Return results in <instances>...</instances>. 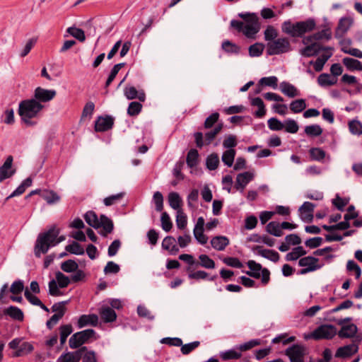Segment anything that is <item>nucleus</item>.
Returning a JSON list of instances; mask_svg holds the SVG:
<instances>
[{
    "mask_svg": "<svg viewBox=\"0 0 362 362\" xmlns=\"http://www.w3.org/2000/svg\"><path fill=\"white\" fill-rule=\"evenodd\" d=\"M59 233L60 230L55 226L45 232L39 233L34 246L35 256L40 258L42 254H46L50 247L64 241L65 236H59Z\"/></svg>",
    "mask_w": 362,
    "mask_h": 362,
    "instance_id": "f257e3e1",
    "label": "nucleus"
},
{
    "mask_svg": "<svg viewBox=\"0 0 362 362\" xmlns=\"http://www.w3.org/2000/svg\"><path fill=\"white\" fill-rule=\"evenodd\" d=\"M45 106L33 98L23 100L18 105V113L27 127H34L37 122L33 119L37 117Z\"/></svg>",
    "mask_w": 362,
    "mask_h": 362,
    "instance_id": "f03ea898",
    "label": "nucleus"
},
{
    "mask_svg": "<svg viewBox=\"0 0 362 362\" xmlns=\"http://www.w3.org/2000/svg\"><path fill=\"white\" fill-rule=\"evenodd\" d=\"M315 28L316 22L313 18L295 23L288 20L281 25L282 32L292 37H303L305 33L312 32Z\"/></svg>",
    "mask_w": 362,
    "mask_h": 362,
    "instance_id": "7ed1b4c3",
    "label": "nucleus"
},
{
    "mask_svg": "<svg viewBox=\"0 0 362 362\" xmlns=\"http://www.w3.org/2000/svg\"><path fill=\"white\" fill-rule=\"evenodd\" d=\"M238 16L246 22L243 33L248 38H254L261 28L257 15L255 13H240Z\"/></svg>",
    "mask_w": 362,
    "mask_h": 362,
    "instance_id": "20e7f679",
    "label": "nucleus"
},
{
    "mask_svg": "<svg viewBox=\"0 0 362 362\" xmlns=\"http://www.w3.org/2000/svg\"><path fill=\"white\" fill-rule=\"evenodd\" d=\"M247 265L250 271H246L245 274L252 278L259 279L262 276V283L263 285H267L270 281V272L267 268H263L262 266L254 260H249Z\"/></svg>",
    "mask_w": 362,
    "mask_h": 362,
    "instance_id": "39448f33",
    "label": "nucleus"
},
{
    "mask_svg": "<svg viewBox=\"0 0 362 362\" xmlns=\"http://www.w3.org/2000/svg\"><path fill=\"white\" fill-rule=\"evenodd\" d=\"M291 50V44L286 37H280L267 44V54L270 56L286 53Z\"/></svg>",
    "mask_w": 362,
    "mask_h": 362,
    "instance_id": "423d86ee",
    "label": "nucleus"
},
{
    "mask_svg": "<svg viewBox=\"0 0 362 362\" xmlns=\"http://www.w3.org/2000/svg\"><path fill=\"white\" fill-rule=\"evenodd\" d=\"M96 332L93 329H87L74 334L69 340L71 349H78L90 339H96Z\"/></svg>",
    "mask_w": 362,
    "mask_h": 362,
    "instance_id": "0eeeda50",
    "label": "nucleus"
},
{
    "mask_svg": "<svg viewBox=\"0 0 362 362\" xmlns=\"http://www.w3.org/2000/svg\"><path fill=\"white\" fill-rule=\"evenodd\" d=\"M319 259L313 256L301 257L298 261V266L304 267L298 272V274H305L320 269L323 264H318Z\"/></svg>",
    "mask_w": 362,
    "mask_h": 362,
    "instance_id": "6e6552de",
    "label": "nucleus"
},
{
    "mask_svg": "<svg viewBox=\"0 0 362 362\" xmlns=\"http://www.w3.org/2000/svg\"><path fill=\"white\" fill-rule=\"evenodd\" d=\"M337 334V328L332 325H322L313 332V338L315 340L332 339Z\"/></svg>",
    "mask_w": 362,
    "mask_h": 362,
    "instance_id": "1a4fd4ad",
    "label": "nucleus"
},
{
    "mask_svg": "<svg viewBox=\"0 0 362 362\" xmlns=\"http://www.w3.org/2000/svg\"><path fill=\"white\" fill-rule=\"evenodd\" d=\"M305 346L300 344H293L285 351V354L288 356L291 362H304L305 354Z\"/></svg>",
    "mask_w": 362,
    "mask_h": 362,
    "instance_id": "9d476101",
    "label": "nucleus"
},
{
    "mask_svg": "<svg viewBox=\"0 0 362 362\" xmlns=\"http://www.w3.org/2000/svg\"><path fill=\"white\" fill-rule=\"evenodd\" d=\"M332 49L333 48L332 47H325L322 46L320 42H315L313 43H310V45H305V47L299 50V52L300 55L304 57H311L317 56L321 50L327 51Z\"/></svg>",
    "mask_w": 362,
    "mask_h": 362,
    "instance_id": "9b49d317",
    "label": "nucleus"
},
{
    "mask_svg": "<svg viewBox=\"0 0 362 362\" xmlns=\"http://www.w3.org/2000/svg\"><path fill=\"white\" fill-rule=\"evenodd\" d=\"M353 24V19L350 17H342L339 19L334 31V37L341 40L349 31Z\"/></svg>",
    "mask_w": 362,
    "mask_h": 362,
    "instance_id": "f8f14e48",
    "label": "nucleus"
},
{
    "mask_svg": "<svg viewBox=\"0 0 362 362\" xmlns=\"http://www.w3.org/2000/svg\"><path fill=\"white\" fill-rule=\"evenodd\" d=\"M13 161V156H8L4 164L0 166V182L11 177L16 173V169L12 167Z\"/></svg>",
    "mask_w": 362,
    "mask_h": 362,
    "instance_id": "ddd939ff",
    "label": "nucleus"
},
{
    "mask_svg": "<svg viewBox=\"0 0 362 362\" xmlns=\"http://www.w3.org/2000/svg\"><path fill=\"white\" fill-rule=\"evenodd\" d=\"M57 92L54 90H47L41 87H37L34 91V100L39 101L40 103H47L52 100L56 95Z\"/></svg>",
    "mask_w": 362,
    "mask_h": 362,
    "instance_id": "4468645a",
    "label": "nucleus"
},
{
    "mask_svg": "<svg viewBox=\"0 0 362 362\" xmlns=\"http://www.w3.org/2000/svg\"><path fill=\"white\" fill-rule=\"evenodd\" d=\"M114 125V118L110 115L105 117L100 116L95 123V131L97 132H104L112 128Z\"/></svg>",
    "mask_w": 362,
    "mask_h": 362,
    "instance_id": "2eb2a0df",
    "label": "nucleus"
},
{
    "mask_svg": "<svg viewBox=\"0 0 362 362\" xmlns=\"http://www.w3.org/2000/svg\"><path fill=\"white\" fill-rule=\"evenodd\" d=\"M254 179V174L249 171L238 174L235 188L243 192L246 185Z\"/></svg>",
    "mask_w": 362,
    "mask_h": 362,
    "instance_id": "dca6fc26",
    "label": "nucleus"
},
{
    "mask_svg": "<svg viewBox=\"0 0 362 362\" xmlns=\"http://www.w3.org/2000/svg\"><path fill=\"white\" fill-rule=\"evenodd\" d=\"M358 351V346L354 343L341 346L337 349L334 356L336 358H349L356 354Z\"/></svg>",
    "mask_w": 362,
    "mask_h": 362,
    "instance_id": "f3484780",
    "label": "nucleus"
},
{
    "mask_svg": "<svg viewBox=\"0 0 362 362\" xmlns=\"http://www.w3.org/2000/svg\"><path fill=\"white\" fill-rule=\"evenodd\" d=\"M217 134L213 130L209 131L205 134V141L203 140V134L201 132H195L194 134L196 146L201 148L204 145H209Z\"/></svg>",
    "mask_w": 362,
    "mask_h": 362,
    "instance_id": "a211bd4d",
    "label": "nucleus"
},
{
    "mask_svg": "<svg viewBox=\"0 0 362 362\" xmlns=\"http://www.w3.org/2000/svg\"><path fill=\"white\" fill-rule=\"evenodd\" d=\"M253 251H257V254L269 259L273 262H277L279 260L280 256L279 254L274 250L264 249L262 246L256 245L252 248Z\"/></svg>",
    "mask_w": 362,
    "mask_h": 362,
    "instance_id": "6ab92c4d",
    "label": "nucleus"
},
{
    "mask_svg": "<svg viewBox=\"0 0 362 362\" xmlns=\"http://www.w3.org/2000/svg\"><path fill=\"white\" fill-rule=\"evenodd\" d=\"M315 205L310 202H305L300 207V218L304 222H311L313 219V211Z\"/></svg>",
    "mask_w": 362,
    "mask_h": 362,
    "instance_id": "aec40b11",
    "label": "nucleus"
},
{
    "mask_svg": "<svg viewBox=\"0 0 362 362\" xmlns=\"http://www.w3.org/2000/svg\"><path fill=\"white\" fill-rule=\"evenodd\" d=\"M101 227L103 228V230L100 232V234L103 237H106L114 230L113 221L106 215L101 214L100 216L99 228Z\"/></svg>",
    "mask_w": 362,
    "mask_h": 362,
    "instance_id": "412c9836",
    "label": "nucleus"
},
{
    "mask_svg": "<svg viewBox=\"0 0 362 362\" xmlns=\"http://www.w3.org/2000/svg\"><path fill=\"white\" fill-rule=\"evenodd\" d=\"M358 332L357 326L354 323L341 326L337 334L341 339H350L355 337Z\"/></svg>",
    "mask_w": 362,
    "mask_h": 362,
    "instance_id": "4be33fe9",
    "label": "nucleus"
},
{
    "mask_svg": "<svg viewBox=\"0 0 362 362\" xmlns=\"http://www.w3.org/2000/svg\"><path fill=\"white\" fill-rule=\"evenodd\" d=\"M98 324V317L96 314L82 315L77 322L78 328H83L87 325L96 327Z\"/></svg>",
    "mask_w": 362,
    "mask_h": 362,
    "instance_id": "5701e85b",
    "label": "nucleus"
},
{
    "mask_svg": "<svg viewBox=\"0 0 362 362\" xmlns=\"http://www.w3.org/2000/svg\"><path fill=\"white\" fill-rule=\"evenodd\" d=\"M124 94L128 100L139 99L141 102L146 100V94L143 90L138 91L134 86H127L124 90Z\"/></svg>",
    "mask_w": 362,
    "mask_h": 362,
    "instance_id": "b1692460",
    "label": "nucleus"
},
{
    "mask_svg": "<svg viewBox=\"0 0 362 362\" xmlns=\"http://www.w3.org/2000/svg\"><path fill=\"white\" fill-rule=\"evenodd\" d=\"M99 314L105 323L113 322L117 320L115 311L108 306H102L99 310Z\"/></svg>",
    "mask_w": 362,
    "mask_h": 362,
    "instance_id": "393cba45",
    "label": "nucleus"
},
{
    "mask_svg": "<svg viewBox=\"0 0 362 362\" xmlns=\"http://www.w3.org/2000/svg\"><path fill=\"white\" fill-rule=\"evenodd\" d=\"M229 243V239L223 235H217L211 240L212 247L218 251L224 250Z\"/></svg>",
    "mask_w": 362,
    "mask_h": 362,
    "instance_id": "a878e982",
    "label": "nucleus"
},
{
    "mask_svg": "<svg viewBox=\"0 0 362 362\" xmlns=\"http://www.w3.org/2000/svg\"><path fill=\"white\" fill-rule=\"evenodd\" d=\"M163 249L170 252L171 255H176L179 252V248L176 245V240L174 237L166 236L162 242Z\"/></svg>",
    "mask_w": 362,
    "mask_h": 362,
    "instance_id": "bb28decb",
    "label": "nucleus"
},
{
    "mask_svg": "<svg viewBox=\"0 0 362 362\" xmlns=\"http://www.w3.org/2000/svg\"><path fill=\"white\" fill-rule=\"evenodd\" d=\"M281 91L289 98H295L300 95V91L291 83L283 81L279 86Z\"/></svg>",
    "mask_w": 362,
    "mask_h": 362,
    "instance_id": "cd10ccee",
    "label": "nucleus"
},
{
    "mask_svg": "<svg viewBox=\"0 0 362 362\" xmlns=\"http://www.w3.org/2000/svg\"><path fill=\"white\" fill-rule=\"evenodd\" d=\"M4 315L9 316L11 318L18 321H23L24 319L23 312L18 307L10 305L4 310Z\"/></svg>",
    "mask_w": 362,
    "mask_h": 362,
    "instance_id": "c85d7f7f",
    "label": "nucleus"
},
{
    "mask_svg": "<svg viewBox=\"0 0 362 362\" xmlns=\"http://www.w3.org/2000/svg\"><path fill=\"white\" fill-rule=\"evenodd\" d=\"M33 180L31 177H28L24 180L22 183L9 195L5 199V202H7L8 199L23 194L27 187H29L32 185Z\"/></svg>",
    "mask_w": 362,
    "mask_h": 362,
    "instance_id": "c756f323",
    "label": "nucleus"
},
{
    "mask_svg": "<svg viewBox=\"0 0 362 362\" xmlns=\"http://www.w3.org/2000/svg\"><path fill=\"white\" fill-rule=\"evenodd\" d=\"M342 63L349 71H362V62L358 59L351 57H344L342 59Z\"/></svg>",
    "mask_w": 362,
    "mask_h": 362,
    "instance_id": "7c9ffc66",
    "label": "nucleus"
},
{
    "mask_svg": "<svg viewBox=\"0 0 362 362\" xmlns=\"http://www.w3.org/2000/svg\"><path fill=\"white\" fill-rule=\"evenodd\" d=\"M307 254V251L302 246L293 248L292 251L287 253L285 259L286 261H295Z\"/></svg>",
    "mask_w": 362,
    "mask_h": 362,
    "instance_id": "2f4dec72",
    "label": "nucleus"
},
{
    "mask_svg": "<svg viewBox=\"0 0 362 362\" xmlns=\"http://www.w3.org/2000/svg\"><path fill=\"white\" fill-rule=\"evenodd\" d=\"M252 106H257L258 110L255 111L254 115L257 118H262L266 115V109L263 100L259 98H252L251 101Z\"/></svg>",
    "mask_w": 362,
    "mask_h": 362,
    "instance_id": "473e14b6",
    "label": "nucleus"
},
{
    "mask_svg": "<svg viewBox=\"0 0 362 362\" xmlns=\"http://www.w3.org/2000/svg\"><path fill=\"white\" fill-rule=\"evenodd\" d=\"M332 53L322 54L318 57L315 62L310 61V64H313L314 69L317 72H320L323 69L324 65L327 61L332 57Z\"/></svg>",
    "mask_w": 362,
    "mask_h": 362,
    "instance_id": "72a5a7b5",
    "label": "nucleus"
},
{
    "mask_svg": "<svg viewBox=\"0 0 362 362\" xmlns=\"http://www.w3.org/2000/svg\"><path fill=\"white\" fill-rule=\"evenodd\" d=\"M199 152L197 149H190L188 151L186 158V163L187 166L190 168H193L197 166L199 163Z\"/></svg>",
    "mask_w": 362,
    "mask_h": 362,
    "instance_id": "f704fd0d",
    "label": "nucleus"
},
{
    "mask_svg": "<svg viewBox=\"0 0 362 362\" xmlns=\"http://www.w3.org/2000/svg\"><path fill=\"white\" fill-rule=\"evenodd\" d=\"M83 218L86 222L95 229L99 228V221L96 213L93 211H88L84 215Z\"/></svg>",
    "mask_w": 362,
    "mask_h": 362,
    "instance_id": "c9c22d12",
    "label": "nucleus"
},
{
    "mask_svg": "<svg viewBox=\"0 0 362 362\" xmlns=\"http://www.w3.org/2000/svg\"><path fill=\"white\" fill-rule=\"evenodd\" d=\"M266 231L276 237H281L283 235L281 224L276 221H271L266 226Z\"/></svg>",
    "mask_w": 362,
    "mask_h": 362,
    "instance_id": "e433bc0d",
    "label": "nucleus"
},
{
    "mask_svg": "<svg viewBox=\"0 0 362 362\" xmlns=\"http://www.w3.org/2000/svg\"><path fill=\"white\" fill-rule=\"evenodd\" d=\"M168 203L171 208L178 211L180 209L182 200L180 197L179 194L175 192H172L168 194Z\"/></svg>",
    "mask_w": 362,
    "mask_h": 362,
    "instance_id": "4c0bfd02",
    "label": "nucleus"
},
{
    "mask_svg": "<svg viewBox=\"0 0 362 362\" xmlns=\"http://www.w3.org/2000/svg\"><path fill=\"white\" fill-rule=\"evenodd\" d=\"M34 349L33 346L28 342L25 341L22 343L19 348L13 353V357H20L24 355H27L30 353H31Z\"/></svg>",
    "mask_w": 362,
    "mask_h": 362,
    "instance_id": "58836bf2",
    "label": "nucleus"
},
{
    "mask_svg": "<svg viewBox=\"0 0 362 362\" xmlns=\"http://www.w3.org/2000/svg\"><path fill=\"white\" fill-rule=\"evenodd\" d=\"M41 197L49 204L57 203L60 200V197L53 190H43Z\"/></svg>",
    "mask_w": 362,
    "mask_h": 362,
    "instance_id": "ea45409f",
    "label": "nucleus"
},
{
    "mask_svg": "<svg viewBox=\"0 0 362 362\" xmlns=\"http://www.w3.org/2000/svg\"><path fill=\"white\" fill-rule=\"evenodd\" d=\"M219 163V158L216 153H212L206 157V166L209 170L217 169Z\"/></svg>",
    "mask_w": 362,
    "mask_h": 362,
    "instance_id": "a19ab883",
    "label": "nucleus"
},
{
    "mask_svg": "<svg viewBox=\"0 0 362 362\" xmlns=\"http://www.w3.org/2000/svg\"><path fill=\"white\" fill-rule=\"evenodd\" d=\"M125 65H126V63H124V62L119 63V64L114 65V66L112 68L110 73L107 77V79L105 82V88L107 89L109 87V86L111 84V83L115 78V77H116L117 74H118V72L119 71V70L122 68H123Z\"/></svg>",
    "mask_w": 362,
    "mask_h": 362,
    "instance_id": "79ce46f5",
    "label": "nucleus"
},
{
    "mask_svg": "<svg viewBox=\"0 0 362 362\" xmlns=\"http://www.w3.org/2000/svg\"><path fill=\"white\" fill-rule=\"evenodd\" d=\"M309 155L311 160L321 161L325 158L326 153L321 148L313 147L309 150Z\"/></svg>",
    "mask_w": 362,
    "mask_h": 362,
    "instance_id": "37998d69",
    "label": "nucleus"
},
{
    "mask_svg": "<svg viewBox=\"0 0 362 362\" xmlns=\"http://www.w3.org/2000/svg\"><path fill=\"white\" fill-rule=\"evenodd\" d=\"M73 327L71 324L63 325L59 327L60 343L64 345L67 337L72 333Z\"/></svg>",
    "mask_w": 362,
    "mask_h": 362,
    "instance_id": "c03bdc74",
    "label": "nucleus"
},
{
    "mask_svg": "<svg viewBox=\"0 0 362 362\" xmlns=\"http://www.w3.org/2000/svg\"><path fill=\"white\" fill-rule=\"evenodd\" d=\"M66 252L76 255H82L85 251L83 247L76 241H73L71 244L65 247Z\"/></svg>",
    "mask_w": 362,
    "mask_h": 362,
    "instance_id": "a18cd8bd",
    "label": "nucleus"
},
{
    "mask_svg": "<svg viewBox=\"0 0 362 362\" xmlns=\"http://www.w3.org/2000/svg\"><path fill=\"white\" fill-rule=\"evenodd\" d=\"M221 47L222 49L227 53L238 54L240 52V46L228 40L222 42Z\"/></svg>",
    "mask_w": 362,
    "mask_h": 362,
    "instance_id": "49530a36",
    "label": "nucleus"
},
{
    "mask_svg": "<svg viewBox=\"0 0 362 362\" xmlns=\"http://www.w3.org/2000/svg\"><path fill=\"white\" fill-rule=\"evenodd\" d=\"M81 359L78 351L67 352L59 358L62 362H79Z\"/></svg>",
    "mask_w": 362,
    "mask_h": 362,
    "instance_id": "de8ad7c7",
    "label": "nucleus"
},
{
    "mask_svg": "<svg viewBox=\"0 0 362 362\" xmlns=\"http://www.w3.org/2000/svg\"><path fill=\"white\" fill-rule=\"evenodd\" d=\"M236 151L235 149H228L223 153L222 161L228 167H231L234 162Z\"/></svg>",
    "mask_w": 362,
    "mask_h": 362,
    "instance_id": "09e8293b",
    "label": "nucleus"
},
{
    "mask_svg": "<svg viewBox=\"0 0 362 362\" xmlns=\"http://www.w3.org/2000/svg\"><path fill=\"white\" fill-rule=\"evenodd\" d=\"M337 79H330V76L328 74H321L317 78V83L320 86H330L337 83Z\"/></svg>",
    "mask_w": 362,
    "mask_h": 362,
    "instance_id": "8fccbe9b",
    "label": "nucleus"
},
{
    "mask_svg": "<svg viewBox=\"0 0 362 362\" xmlns=\"http://www.w3.org/2000/svg\"><path fill=\"white\" fill-rule=\"evenodd\" d=\"M322 228L329 232L336 230H345L350 228V223L346 221H341L335 225L332 226H327V225H322Z\"/></svg>",
    "mask_w": 362,
    "mask_h": 362,
    "instance_id": "3c124183",
    "label": "nucleus"
},
{
    "mask_svg": "<svg viewBox=\"0 0 362 362\" xmlns=\"http://www.w3.org/2000/svg\"><path fill=\"white\" fill-rule=\"evenodd\" d=\"M306 107L305 100L304 99H298L293 100L290 104V110L293 113H300Z\"/></svg>",
    "mask_w": 362,
    "mask_h": 362,
    "instance_id": "603ef678",
    "label": "nucleus"
},
{
    "mask_svg": "<svg viewBox=\"0 0 362 362\" xmlns=\"http://www.w3.org/2000/svg\"><path fill=\"white\" fill-rule=\"evenodd\" d=\"M78 268V263L74 259H68L61 264V269L64 272L71 273L76 271Z\"/></svg>",
    "mask_w": 362,
    "mask_h": 362,
    "instance_id": "864d4df0",
    "label": "nucleus"
},
{
    "mask_svg": "<svg viewBox=\"0 0 362 362\" xmlns=\"http://www.w3.org/2000/svg\"><path fill=\"white\" fill-rule=\"evenodd\" d=\"M56 281L61 288H66L71 282V278L58 271L55 274Z\"/></svg>",
    "mask_w": 362,
    "mask_h": 362,
    "instance_id": "5fc2aeb1",
    "label": "nucleus"
},
{
    "mask_svg": "<svg viewBox=\"0 0 362 362\" xmlns=\"http://www.w3.org/2000/svg\"><path fill=\"white\" fill-rule=\"evenodd\" d=\"M264 49L263 43L256 42L249 47V54L252 57H259L262 54Z\"/></svg>",
    "mask_w": 362,
    "mask_h": 362,
    "instance_id": "6e6d98bb",
    "label": "nucleus"
},
{
    "mask_svg": "<svg viewBox=\"0 0 362 362\" xmlns=\"http://www.w3.org/2000/svg\"><path fill=\"white\" fill-rule=\"evenodd\" d=\"M185 165L184 160H178L173 168V175L176 177L178 181L183 180L185 179V175L182 173V170Z\"/></svg>",
    "mask_w": 362,
    "mask_h": 362,
    "instance_id": "4d7b16f0",
    "label": "nucleus"
},
{
    "mask_svg": "<svg viewBox=\"0 0 362 362\" xmlns=\"http://www.w3.org/2000/svg\"><path fill=\"white\" fill-rule=\"evenodd\" d=\"M67 33L80 42H84L86 40L85 33L81 28L70 27L67 29Z\"/></svg>",
    "mask_w": 362,
    "mask_h": 362,
    "instance_id": "13d9d810",
    "label": "nucleus"
},
{
    "mask_svg": "<svg viewBox=\"0 0 362 362\" xmlns=\"http://www.w3.org/2000/svg\"><path fill=\"white\" fill-rule=\"evenodd\" d=\"M176 224L179 229H185L187 224V217L182 209L177 211Z\"/></svg>",
    "mask_w": 362,
    "mask_h": 362,
    "instance_id": "bf43d9fd",
    "label": "nucleus"
},
{
    "mask_svg": "<svg viewBox=\"0 0 362 362\" xmlns=\"http://www.w3.org/2000/svg\"><path fill=\"white\" fill-rule=\"evenodd\" d=\"M69 301L64 300L54 303L52 306V311L56 313L54 315H60V317H63L66 310V305Z\"/></svg>",
    "mask_w": 362,
    "mask_h": 362,
    "instance_id": "052dcab7",
    "label": "nucleus"
},
{
    "mask_svg": "<svg viewBox=\"0 0 362 362\" xmlns=\"http://www.w3.org/2000/svg\"><path fill=\"white\" fill-rule=\"evenodd\" d=\"M142 107L141 103L139 102H131L127 108V114L132 117L136 116L141 112Z\"/></svg>",
    "mask_w": 362,
    "mask_h": 362,
    "instance_id": "680f3d73",
    "label": "nucleus"
},
{
    "mask_svg": "<svg viewBox=\"0 0 362 362\" xmlns=\"http://www.w3.org/2000/svg\"><path fill=\"white\" fill-rule=\"evenodd\" d=\"M322 129L318 124H312L305 127V133L310 136H318L322 134Z\"/></svg>",
    "mask_w": 362,
    "mask_h": 362,
    "instance_id": "e2e57ef3",
    "label": "nucleus"
},
{
    "mask_svg": "<svg viewBox=\"0 0 362 362\" xmlns=\"http://www.w3.org/2000/svg\"><path fill=\"white\" fill-rule=\"evenodd\" d=\"M199 259L200 262H199V265L206 268V269H214L215 268V262L206 255H200L199 256Z\"/></svg>",
    "mask_w": 362,
    "mask_h": 362,
    "instance_id": "0e129e2a",
    "label": "nucleus"
},
{
    "mask_svg": "<svg viewBox=\"0 0 362 362\" xmlns=\"http://www.w3.org/2000/svg\"><path fill=\"white\" fill-rule=\"evenodd\" d=\"M161 226L165 232H169L172 227L173 223L170 218L167 212H163L160 216Z\"/></svg>",
    "mask_w": 362,
    "mask_h": 362,
    "instance_id": "69168bd1",
    "label": "nucleus"
},
{
    "mask_svg": "<svg viewBox=\"0 0 362 362\" xmlns=\"http://www.w3.org/2000/svg\"><path fill=\"white\" fill-rule=\"evenodd\" d=\"M349 131L356 135L362 134V123L358 120H351L349 122Z\"/></svg>",
    "mask_w": 362,
    "mask_h": 362,
    "instance_id": "338daca9",
    "label": "nucleus"
},
{
    "mask_svg": "<svg viewBox=\"0 0 362 362\" xmlns=\"http://www.w3.org/2000/svg\"><path fill=\"white\" fill-rule=\"evenodd\" d=\"M267 124L269 129L272 131H280L284 127V124L276 117L269 119Z\"/></svg>",
    "mask_w": 362,
    "mask_h": 362,
    "instance_id": "774afa93",
    "label": "nucleus"
}]
</instances>
